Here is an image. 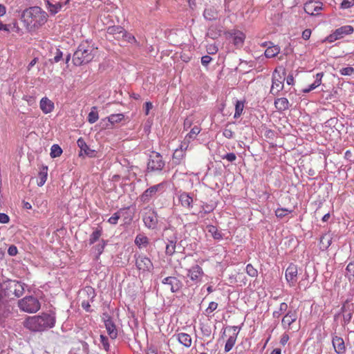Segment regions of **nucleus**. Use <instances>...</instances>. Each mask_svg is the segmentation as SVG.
Instances as JSON below:
<instances>
[{
	"label": "nucleus",
	"instance_id": "774afa93",
	"mask_svg": "<svg viewBox=\"0 0 354 354\" xmlns=\"http://www.w3.org/2000/svg\"><path fill=\"white\" fill-rule=\"evenodd\" d=\"M146 354H158V350L153 346L147 348Z\"/></svg>",
	"mask_w": 354,
	"mask_h": 354
},
{
	"label": "nucleus",
	"instance_id": "c85d7f7f",
	"mask_svg": "<svg viewBox=\"0 0 354 354\" xmlns=\"http://www.w3.org/2000/svg\"><path fill=\"white\" fill-rule=\"evenodd\" d=\"M134 243L138 248L142 249L146 248L149 245V240L145 234H138L135 238Z\"/></svg>",
	"mask_w": 354,
	"mask_h": 354
},
{
	"label": "nucleus",
	"instance_id": "7c9ffc66",
	"mask_svg": "<svg viewBox=\"0 0 354 354\" xmlns=\"http://www.w3.org/2000/svg\"><path fill=\"white\" fill-rule=\"evenodd\" d=\"M48 176V167L47 166H42L41 168L39 174H38V178L37 180V184L39 187L43 186Z\"/></svg>",
	"mask_w": 354,
	"mask_h": 354
},
{
	"label": "nucleus",
	"instance_id": "13d9d810",
	"mask_svg": "<svg viewBox=\"0 0 354 354\" xmlns=\"http://www.w3.org/2000/svg\"><path fill=\"white\" fill-rule=\"evenodd\" d=\"M218 307V304L216 302H214V301H211L209 304V306L207 308V309L205 310V312L207 314H210L212 313V312H214Z\"/></svg>",
	"mask_w": 354,
	"mask_h": 354
},
{
	"label": "nucleus",
	"instance_id": "20e7f679",
	"mask_svg": "<svg viewBox=\"0 0 354 354\" xmlns=\"http://www.w3.org/2000/svg\"><path fill=\"white\" fill-rule=\"evenodd\" d=\"M94 46L87 41L81 43L73 54V64L81 66L90 62L94 57Z\"/></svg>",
	"mask_w": 354,
	"mask_h": 354
},
{
	"label": "nucleus",
	"instance_id": "69168bd1",
	"mask_svg": "<svg viewBox=\"0 0 354 354\" xmlns=\"http://www.w3.org/2000/svg\"><path fill=\"white\" fill-rule=\"evenodd\" d=\"M10 221L9 216L4 213H0V223H8Z\"/></svg>",
	"mask_w": 354,
	"mask_h": 354
},
{
	"label": "nucleus",
	"instance_id": "7ed1b4c3",
	"mask_svg": "<svg viewBox=\"0 0 354 354\" xmlns=\"http://www.w3.org/2000/svg\"><path fill=\"white\" fill-rule=\"evenodd\" d=\"M25 286V283L16 280H7L0 283V306L3 307L15 297L22 296Z\"/></svg>",
	"mask_w": 354,
	"mask_h": 354
},
{
	"label": "nucleus",
	"instance_id": "9b49d317",
	"mask_svg": "<svg viewBox=\"0 0 354 354\" xmlns=\"http://www.w3.org/2000/svg\"><path fill=\"white\" fill-rule=\"evenodd\" d=\"M353 310L348 304H344L340 308L339 313H337L334 316V319H336L339 315H342L343 321L342 325L345 327L348 324L353 317Z\"/></svg>",
	"mask_w": 354,
	"mask_h": 354
},
{
	"label": "nucleus",
	"instance_id": "338daca9",
	"mask_svg": "<svg viewBox=\"0 0 354 354\" xmlns=\"http://www.w3.org/2000/svg\"><path fill=\"white\" fill-rule=\"evenodd\" d=\"M86 291L88 296H91V301H93V299L95 297V293L94 289H93L91 287H87L86 289Z\"/></svg>",
	"mask_w": 354,
	"mask_h": 354
},
{
	"label": "nucleus",
	"instance_id": "c03bdc74",
	"mask_svg": "<svg viewBox=\"0 0 354 354\" xmlns=\"http://www.w3.org/2000/svg\"><path fill=\"white\" fill-rule=\"evenodd\" d=\"M236 339V334H234V335L230 336L225 345V351L229 352L234 346Z\"/></svg>",
	"mask_w": 354,
	"mask_h": 354
},
{
	"label": "nucleus",
	"instance_id": "4d7b16f0",
	"mask_svg": "<svg viewBox=\"0 0 354 354\" xmlns=\"http://www.w3.org/2000/svg\"><path fill=\"white\" fill-rule=\"evenodd\" d=\"M339 73L342 75H351L354 73V68L350 66L342 68Z\"/></svg>",
	"mask_w": 354,
	"mask_h": 354
},
{
	"label": "nucleus",
	"instance_id": "ddd939ff",
	"mask_svg": "<svg viewBox=\"0 0 354 354\" xmlns=\"http://www.w3.org/2000/svg\"><path fill=\"white\" fill-rule=\"evenodd\" d=\"M142 220L145 226L147 228L150 230H154L157 227L158 215L154 210L149 209V211L146 212L143 215Z\"/></svg>",
	"mask_w": 354,
	"mask_h": 354
},
{
	"label": "nucleus",
	"instance_id": "0eeeda50",
	"mask_svg": "<svg viewBox=\"0 0 354 354\" xmlns=\"http://www.w3.org/2000/svg\"><path fill=\"white\" fill-rule=\"evenodd\" d=\"M166 185V182H162L157 185L151 186L140 196V201L144 203H149L150 200L155 197L158 193L161 194L165 191Z\"/></svg>",
	"mask_w": 354,
	"mask_h": 354
},
{
	"label": "nucleus",
	"instance_id": "4c0bfd02",
	"mask_svg": "<svg viewBox=\"0 0 354 354\" xmlns=\"http://www.w3.org/2000/svg\"><path fill=\"white\" fill-rule=\"evenodd\" d=\"M207 231L215 240H221L223 239L222 234L218 230L217 227L213 225L207 226Z\"/></svg>",
	"mask_w": 354,
	"mask_h": 354
},
{
	"label": "nucleus",
	"instance_id": "5701e85b",
	"mask_svg": "<svg viewBox=\"0 0 354 354\" xmlns=\"http://www.w3.org/2000/svg\"><path fill=\"white\" fill-rule=\"evenodd\" d=\"M39 106L42 112L45 114L51 113L54 109V103L48 97H42L40 100Z\"/></svg>",
	"mask_w": 354,
	"mask_h": 354
},
{
	"label": "nucleus",
	"instance_id": "e2e57ef3",
	"mask_svg": "<svg viewBox=\"0 0 354 354\" xmlns=\"http://www.w3.org/2000/svg\"><path fill=\"white\" fill-rule=\"evenodd\" d=\"M8 315V310L5 307L0 306V322H1Z\"/></svg>",
	"mask_w": 354,
	"mask_h": 354
},
{
	"label": "nucleus",
	"instance_id": "680f3d73",
	"mask_svg": "<svg viewBox=\"0 0 354 354\" xmlns=\"http://www.w3.org/2000/svg\"><path fill=\"white\" fill-rule=\"evenodd\" d=\"M218 50V47L215 44H209L207 47V53L211 55L216 53Z\"/></svg>",
	"mask_w": 354,
	"mask_h": 354
},
{
	"label": "nucleus",
	"instance_id": "2f4dec72",
	"mask_svg": "<svg viewBox=\"0 0 354 354\" xmlns=\"http://www.w3.org/2000/svg\"><path fill=\"white\" fill-rule=\"evenodd\" d=\"M107 32L119 39L122 37V34H125V30L120 26H113L108 28Z\"/></svg>",
	"mask_w": 354,
	"mask_h": 354
},
{
	"label": "nucleus",
	"instance_id": "f704fd0d",
	"mask_svg": "<svg viewBox=\"0 0 354 354\" xmlns=\"http://www.w3.org/2000/svg\"><path fill=\"white\" fill-rule=\"evenodd\" d=\"M332 243V237L329 234H325L320 238L319 244L322 250H326Z\"/></svg>",
	"mask_w": 354,
	"mask_h": 354
},
{
	"label": "nucleus",
	"instance_id": "8fccbe9b",
	"mask_svg": "<svg viewBox=\"0 0 354 354\" xmlns=\"http://www.w3.org/2000/svg\"><path fill=\"white\" fill-rule=\"evenodd\" d=\"M100 339L103 349L108 352L110 349V344L108 337L104 335H100Z\"/></svg>",
	"mask_w": 354,
	"mask_h": 354
},
{
	"label": "nucleus",
	"instance_id": "4be33fe9",
	"mask_svg": "<svg viewBox=\"0 0 354 354\" xmlns=\"http://www.w3.org/2000/svg\"><path fill=\"white\" fill-rule=\"evenodd\" d=\"M232 39L233 44L237 47H241L244 43L245 35L241 31L234 30L229 32Z\"/></svg>",
	"mask_w": 354,
	"mask_h": 354
},
{
	"label": "nucleus",
	"instance_id": "39448f33",
	"mask_svg": "<svg viewBox=\"0 0 354 354\" xmlns=\"http://www.w3.org/2000/svg\"><path fill=\"white\" fill-rule=\"evenodd\" d=\"M18 307L21 311L35 313L41 308L39 301L33 296H26L18 301Z\"/></svg>",
	"mask_w": 354,
	"mask_h": 354
},
{
	"label": "nucleus",
	"instance_id": "052dcab7",
	"mask_svg": "<svg viewBox=\"0 0 354 354\" xmlns=\"http://www.w3.org/2000/svg\"><path fill=\"white\" fill-rule=\"evenodd\" d=\"M354 5V0H343L341 3V8L343 9H347Z\"/></svg>",
	"mask_w": 354,
	"mask_h": 354
},
{
	"label": "nucleus",
	"instance_id": "864d4df0",
	"mask_svg": "<svg viewBox=\"0 0 354 354\" xmlns=\"http://www.w3.org/2000/svg\"><path fill=\"white\" fill-rule=\"evenodd\" d=\"M63 57V53L59 49L56 48L55 55L53 59H50L49 61L50 63H57L59 62Z\"/></svg>",
	"mask_w": 354,
	"mask_h": 354
},
{
	"label": "nucleus",
	"instance_id": "473e14b6",
	"mask_svg": "<svg viewBox=\"0 0 354 354\" xmlns=\"http://www.w3.org/2000/svg\"><path fill=\"white\" fill-rule=\"evenodd\" d=\"M203 16L205 19L212 21L217 19L218 13L214 8L209 7L205 9Z\"/></svg>",
	"mask_w": 354,
	"mask_h": 354
},
{
	"label": "nucleus",
	"instance_id": "603ef678",
	"mask_svg": "<svg viewBox=\"0 0 354 354\" xmlns=\"http://www.w3.org/2000/svg\"><path fill=\"white\" fill-rule=\"evenodd\" d=\"M201 129L198 126H194L190 131V132L187 135L186 139L188 138L189 139L194 140L196 136L201 132Z\"/></svg>",
	"mask_w": 354,
	"mask_h": 354
},
{
	"label": "nucleus",
	"instance_id": "09e8293b",
	"mask_svg": "<svg viewBox=\"0 0 354 354\" xmlns=\"http://www.w3.org/2000/svg\"><path fill=\"white\" fill-rule=\"evenodd\" d=\"M215 206L214 205H212V204H208L207 203H204L202 205H201V211L199 212V213H203L204 214H207L212 212L214 211V209H215Z\"/></svg>",
	"mask_w": 354,
	"mask_h": 354
},
{
	"label": "nucleus",
	"instance_id": "0e129e2a",
	"mask_svg": "<svg viewBox=\"0 0 354 354\" xmlns=\"http://www.w3.org/2000/svg\"><path fill=\"white\" fill-rule=\"evenodd\" d=\"M212 58L209 55H204L201 57V64L203 66H207L210 62L212 61Z\"/></svg>",
	"mask_w": 354,
	"mask_h": 354
},
{
	"label": "nucleus",
	"instance_id": "6ab92c4d",
	"mask_svg": "<svg viewBox=\"0 0 354 354\" xmlns=\"http://www.w3.org/2000/svg\"><path fill=\"white\" fill-rule=\"evenodd\" d=\"M297 319V312L290 310L283 316L281 320V325L285 329H290V325Z\"/></svg>",
	"mask_w": 354,
	"mask_h": 354
},
{
	"label": "nucleus",
	"instance_id": "f8f14e48",
	"mask_svg": "<svg viewBox=\"0 0 354 354\" xmlns=\"http://www.w3.org/2000/svg\"><path fill=\"white\" fill-rule=\"evenodd\" d=\"M185 270L187 271V277L189 278L191 281L195 283L201 281L204 272L199 265L195 264L189 268H186Z\"/></svg>",
	"mask_w": 354,
	"mask_h": 354
},
{
	"label": "nucleus",
	"instance_id": "6e6552de",
	"mask_svg": "<svg viewBox=\"0 0 354 354\" xmlns=\"http://www.w3.org/2000/svg\"><path fill=\"white\" fill-rule=\"evenodd\" d=\"M165 165L162 156L160 153L152 151L149 156L147 162L148 171H160Z\"/></svg>",
	"mask_w": 354,
	"mask_h": 354
},
{
	"label": "nucleus",
	"instance_id": "6e6d98bb",
	"mask_svg": "<svg viewBox=\"0 0 354 354\" xmlns=\"http://www.w3.org/2000/svg\"><path fill=\"white\" fill-rule=\"evenodd\" d=\"M122 37H123L125 39V41H127L129 43H136L137 42L135 37L133 35L128 33L126 30H125V34H122Z\"/></svg>",
	"mask_w": 354,
	"mask_h": 354
},
{
	"label": "nucleus",
	"instance_id": "a211bd4d",
	"mask_svg": "<svg viewBox=\"0 0 354 354\" xmlns=\"http://www.w3.org/2000/svg\"><path fill=\"white\" fill-rule=\"evenodd\" d=\"M321 10L322 3L319 1H309L304 4V10L310 15H317Z\"/></svg>",
	"mask_w": 354,
	"mask_h": 354
},
{
	"label": "nucleus",
	"instance_id": "bf43d9fd",
	"mask_svg": "<svg viewBox=\"0 0 354 354\" xmlns=\"http://www.w3.org/2000/svg\"><path fill=\"white\" fill-rule=\"evenodd\" d=\"M222 159H225L227 161L232 162L236 159V156L234 153H228L222 156Z\"/></svg>",
	"mask_w": 354,
	"mask_h": 354
},
{
	"label": "nucleus",
	"instance_id": "423d86ee",
	"mask_svg": "<svg viewBox=\"0 0 354 354\" xmlns=\"http://www.w3.org/2000/svg\"><path fill=\"white\" fill-rule=\"evenodd\" d=\"M283 74L281 75L277 68H275L272 74V85L270 93L274 96L279 94L284 88L283 82L285 80L286 70L282 68Z\"/></svg>",
	"mask_w": 354,
	"mask_h": 354
},
{
	"label": "nucleus",
	"instance_id": "3c124183",
	"mask_svg": "<svg viewBox=\"0 0 354 354\" xmlns=\"http://www.w3.org/2000/svg\"><path fill=\"white\" fill-rule=\"evenodd\" d=\"M231 124L230 122H228L226 125L225 129L223 131V135L224 137H225L227 139H231L234 138V132L231 129H229L228 127Z\"/></svg>",
	"mask_w": 354,
	"mask_h": 354
},
{
	"label": "nucleus",
	"instance_id": "a878e982",
	"mask_svg": "<svg viewBox=\"0 0 354 354\" xmlns=\"http://www.w3.org/2000/svg\"><path fill=\"white\" fill-rule=\"evenodd\" d=\"M177 236L174 234L172 237L167 239L165 253L168 256H172L176 252Z\"/></svg>",
	"mask_w": 354,
	"mask_h": 354
},
{
	"label": "nucleus",
	"instance_id": "c9c22d12",
	"mask_svg": "<svg viewBox=\"0 0 354 354\" xmlns=\"http://www.w3.org/2000/svg\"><path fill=\"white\" fill-rule=\"evenodd\" d=\"M102 228L100 227H96L89 236L88 244L93 245L97 241L102 234Z\"/></svg>",
	"mask_w": 354,
	"mask_h": 354
},
{
	"label": "nucleus",
	"instance_id": "dca6fc26",
	"mask_svg": "<svg viewBox=\"0 0 354 354\" xmlns=\"http://www.w3.org/2000/svg\"><path fill=\"white\" fill-rule=\"evenodd\" d=\"M297 266L295 264L291 263L286 268L285 276L290 286H295L297 282Z\"/></svg>",
	"mask_w": 354,
	"mask_h": 354
},
{
	"label": "nucleus",
	"instance_id": "9d476101",
	"mask_svg": "<svg viewBox=\"0 0 354 354\" xmlns=\"http://www.w3.org/2000/svg\"><path fill=\"white\" fill-rule=\"evenodd\" d=\"M353 28L351 26H344L337 28L332 34L329 35L326 40L332 43L337 39H340L346 35H350L353 32Z\"/></svg>",
	"mask_w": 354,
	"mask_h": 354
},
{
	"label": "nucleus",
	"instance_id": "79ce46f5",
	"mask_svg": "<svg viewBox=\"0 0 354 354\" xmlns=\"http://www.w3.org/2000/svg\"><path fill=\"white\" fill-rule=\"evenodd\" d=\"M244 104L243 102L237 100L235 104L234 118H239L243 113Z\"/></svg>",
	"mask_w": 354,
	"mask_h": 354
},
{
	"label": "nucleus",
	"instance_id": "58836bf2",
	"mask_svg": "<svg viewBox=\"0 0 354 354\" xmlns=\"http://www.w3.org/2000/svg\"><path fill=\"white\" fill-rule=\"evenodd\" d=\"M106 243V241L102 239L96 245L93 247V250L97 253V258H98L102 254Z\"/></svg>",
	"mask_w": 354,
	"mask_h": 354
},
{
	"label": "nucleus",
	"instance_id": "412c9836",
	"mask_svg": "<svg viewBox=\"0 0 354 354\" xmlns=\"http://www.w3.org/2000/svg\"><path fill=\"white\" fill-rule=\"evenodd\" d=\"M104 325L109 337L112 339H116L118 337V330L113 321L109 316H107V318L104 319Z\"/></svg>",
	"mask_w": 354,
	"mask_h": 354
},
{
	"label": "nucleus",
	"instance_id": "a19ab883",
	"mask_svg": "<svg viewBox=\"0 0 354 354\" xmlns=\"http://www.w3.org/2000/svg\"><path fill=\"white\" fill-rule=\"evenodd\" d=\"M99 118L98 113L97 111L96 106H93L91 109V112L88 115V122L91 124L95 123Z\"/></svg>",
	"mask_w": 354,
	"mask_h": 354
},
{
	"label": "nucleus",
	"instance_id": "72a5a7b5",
	"mask_svg": "<svg viewBox=\"0 0 354 354\" xmlns=\"http://www.w3.org/2000/svg\"><path fill=\"white\" fill-rule=\"evenodd\" d=\"M185 156V152L184 149H182V147H180V148L176 149L173 153V162L176 165H179Z\"/></svg>",
	"mask_w": 354,
	"mask_h": 354
},
{
	"label": "nucleus",
	"instance_id": "ea45409f",
	"mask_svg": "<svg viewBox=\"0 0 354 354\" xmlns=\"http://www.w3.org/2000/svg\"><path fill=\"white\" fill-rule=\"evenodd\" d=\"M288 309V304L285 302L281 303L279 308L274 310L272 313L274 318H279L283 313H284Z\"/></svg>",
	"mask_w": 354,
	"mask_h": 354
},
{
	"label": "nucleus",
	"instance_id": "c756f323",
	"mask_svg": "<svg viewBox=\"0 0 354 354\" xmlns=\"http://www.w3.org/2000/svg\"><path fill=\"white\" fill-rule=\"evenodd\" d=\"M178 342L187 348H189L192 345L191 336L185 333H180L176 335Z\"/></svg>",
	"mask_w": 354,
	"mask_h": 354
},
{
	"label": "nucleus",
	"instance_id": "f3484780",
	"mask_svg": "<svg viewBox=\"0 0 354 354\" xmlns=\"http://www.w3.org/2000/svg\"><path fill=\"white\" fill-rule=\"evenodd\" d=\"M77 144L78 147L80 149V156L84 154L90 158H95L97 156V151L91 149L82 138H80L77 140Z\"/></svg>",
	"mask_w": 354,
	"mask_h": 354
},
{
	"label": "nucleus",
	"instance_id": "1a4fd4ad",
	"mask_svg": "<svg viewBox=\"0 0 354 354\" xmlns=\"http://www.w3.org/2000/svg\"><path fill=\"white\" fill-rule=\"evenodd\" d=\"M136 259V266L138 270L142 272H151L153 270V264L151 260L145 255L137 254L134 255Z\"/></svg>",
	"mask_w": 354,
	"mask_h": 354
},
{
	"label": "nucleus",
	"instance_id": "37998d69",
	"mask_svg": "<svg viewBox=\"0 0 354 354\" xmlns=\"http://www.w3.org/2000/svg\"><path fill=\"white\" fill-rule=\"evenodd\" d=\"M62 153V149L58 145L54 144L52 145L50 153V155L52 158L59 157Z\"/></svg>",
	"mask_w": 354,
	"mask_h": 354
},
{
	"label": "nucleus",
	"instance_id": "49530a36",
	"mask_svg": "<svg viewBox=\"0 0 354 354\" xmlns=\"http://www.w3.org/2000/svg\"><path fill=\"white\" fill-rule=\"evenodd\" d=\"M124 116L122 113L111 114L108 117V120L111 124L118 123L124 119Z\"/></svg>",
	"mask_w": 354,
	"mask_h": 354
},
{
	"label": "nucleus",
	"instance_id": "b1692460",
	"mask_svg": "<svg viewBox=\"0 0 354 354\" xmlns=\"http://www.w3.org/2000/svg\"><path fill=\"white\" fill-rule=\"evenodd\" d=\"M274 105L279 112L285 111L290 106V102L286 97L276 98L274 102Z\"/></svg>",
	"mask_w": 354,
	"mask_h": 354
},
{
	"label": "nucleus",
	"instance_id": "f257e3e1",
	"mask_svg": "<svg viewBox=\"0 0 354 354\" xmlns=\"http://www.w3.org/2000/svg\"><path fill=\"white\" fill-rule=\"evenodd\" d=\"M48 13L39 6H32L24 10L21 20L29 30H36L48 21Z\"/></svg>",
	"mask_w": 354,
	"mask_h": 354
},
{
	"label": "nucleus",
	"instance_id": "bb28decb",
	"mask_svg": "<svg viewBox=\"0 0 354 354\" xmlns=\"http://www.w3.org/2000/svg\"><path fill=\"white\" fill-rule=\"evenodd\" d=\"M129 207L120 208L118 212H115L109 219L108 222L111 225H116L120 217L124 216V214L127 213V210Z\"/></svg>",
	"mask_w": 354,
	"mask_h": 354
},
{
	"label": "nucleus",
	"instance_id": "4468645a",
	"mask_svg": "<svg viewBox=\"0 0 354 354\" xmlns=\"http://www.w3.org/2000/svg\"><path fill=\"white\" fill-rule=\"evenodd\" d=\"M161 283L169 287L170 291L172 293L178 292L183 287L182 281L176 277H164Z\"/></svg>",
	"mask_w": 354,
	"mask_h": 354
},
{
	"label": "nucleus",
	"instance_id": "cd10ccee",
	"mask_svg": "<svg viewBox=\"0 0 354 354\" xmlns=\"http://www.w3.org/2000/svg\"><path fill=\"white\" fill-rule=\"evenodd\" d=\"M324 76L323 73H318L315 75V80L313 83L310 84L308 87L304 88L302 92L304 93H307L310 92L311 91L317 88L322 84V79Z\"/></svg>",
	"mask_w": 354,
	"mask_h": 354
},
{
	"label": "nucleus",
	"instance_id": "a18cd8bd",
	"mask_svg": "<svg viewBox=\"0 0 354 354\" xmlns=\"http://www.w3.org/2000/svg\"><path fill=\"white\" fill-rule=\"evenodd\" d=\"M346 277L351 281L354 277V261L350 262L346 268Z\"/></svg>",
	"mask_w": 354,
	"mask_h": 354
},
{
	"label": "nucleus",
	"instance_id": "e433bc0d",
	"mask_svg": "<svg viewBox=\"0 0 354 354\" xmlns=\"http://www.w3.org/2000/svg\"><path fill=\"white\" fill-rule=\"evenodd\" d=\"M280 52V48L278 46H268L264 54L268 58H272L277 56Z\"/></svg>",
	"mask_w": 354,
	"mask_h": 354
},
{
	"label": "nucleus",
	"instance_id": "de8ad7c7",
	"mask_svg": "<svg viewBox=\"0 0 354 354\" xmlns=\"http://www.w3.org/2000/svg\"><path fill=\"white\" fill-rule=\"evenodd\" d=\"M292 209H288L286 208H277L275 210V215L277 218H282L288 214L292 213Z\"/></svg>",
	"mask_w": 354,
	"mask_h": 354
},
{
	"label": "nucleus",
	"instance_id": "f03ea898",
	"mask_svg": "<svg viewBox=\"0 0 354 354\" xmlns=\"http://www.w3.org/2000/svg\"><path fill=\"white\" fill-rule=\"evenodd\" d=\"M55 322V313L50 312L28 317L24 322V326L31 331L41 332L53 328Z\"/></svg>",
	"mask_w": 354,
	"mask_h": 354
},
{
	"label": "nucleus",
	"instance_id": "393cba45",
	"mask_svg": "<svg viewBox=\"0 0 354 354\" xmlns=\"http://www.w3.org/2000/svg\"><path fill=\"white\" fill-rule=\"evenodd\" d=\"M46 8L51 15L58 13L63 7V4L60 2L53 3L50 0H45Z\"/></svg>",
	"mask_w": 354,
	"mask_h": 354
},
{
	"label": "nucleus",
	"instance_id": "2eb2a0df",
	"mask_svg": "<svg viewBox=\"0 0 354 354\" xmlns=\"http://www.w3.org/2000/svg\"><path fill=\"white\" fill-rule=\"evenodd\" d=\"M178 201L180 205L187 209H192L194 206V193L180 192L178 194Z\"/></svg>",
	"mask_w": 354,
	"mask_h": 354
},
{
	"label": "nucleus",
	"instance_id": "aec40b11",
	"mask_svg": "<svg viewBox=\"0 0 354 354\" xmlns=\"http://www.w3.org/2000/svg\"><path fill=\"white\" fill-rule=\"evenodd\" d=\"M332 344L336 353L344 354L346 352V346L342 337L336 335H333Z\"/></svg>",
	"mask_w": 354,
	"mask_h": 354
},
{
	"label": "nucleus",
	"instance_id": "5fc2aeb1",
	"mask_svg": "<svg viewBox=\"0 0 354 354\" xmlns=\"http://www.w3.org/2000/svg\"><path fill=\"white\" fill-rule=\"evenodd\" d=\"M246 272L247 274L250 276V277H257V274H258V272L257 270L252 266V264H248L246 266Z\"/></svg>",
	"mask_w": 354,
	"mask_h": 354
}]
</instances>
